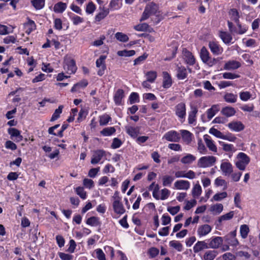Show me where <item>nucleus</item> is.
<instances>
[{
    "instance_id": "1",
    "label": "nucleus",
    "mask_w": 260,
    "mask_h": 260,
    "mask_svg": "<svg viewBox=\"0 0 260 260\" xmlns=\"http://www.w3.org/2000/svg\"><path fill=\"white\" fill-rule=\"evenodd\" d=\"M158 10V6L154 2H150L147 4L143 12L141 21L147 19L150 16L155 15Z\"/></svg>"
},
{
    "instance_id": "2",
    "label": "nucleus",
    "mask_w": 260,
    "mask_h": 260,
    "mask_svg": "<svg viewBox=\"0 0 260 260\" xmlns=\"http://www.w3.org/2000/svg\"><path fill=\"white\" fill-rule=\"evenodd\" d=\"M63 68L66 73L70 75L74 74L77 70L76 61L71 57H64Z\"/></svg>"
},
{
    "instance_id": "3",
    "label": "nucleus",
    "mask_w": 260,
    "mask_h": 260,
    "mask_svg": "<svg viewBox=\"0 0 260 260\" xmlns=\"http://www.w3.org/2000/svg\"><path fill=\"white\" fill-rule=\"evenodd\" d=\"M216 160V157L213 156H202L198 160V166L202 168L210 167L215 164Z\"/></svg>"
},
{
    "instance_id": "4",
    "label": "nucleus",
    "mask_w": 260,
    "mask_h": 260,
    "mask_svg": "<svg viewBox=\"0 0 260 260\" xmlns=\"http://www.w3.org/2000/svg\"><path fill=\"white\" fill-rule=\"evenodd\" d=\"M181 139L180 134L175 130H171L166 133L162 139L169 142H178Z\"/></svg>"
},
{
    "instance_id": "5",
    "label": "nucleus",
    "mask_w": 260,
    "mask_h": 260,
    "mask_svg": "<svg viewBox=\"0 0 260 260\" xmlns=\"http://www.w3.org/2000/svg\"><path fill=\"white\" fill-rule=\"evenodd\" d=\"M186 110L185 103L181 102L176 105L175 107V114L180 120L182 119L184 120L186 114Z\"/></svg>"
},
{
    "instance_id": "6",
    "label": "nucleus",
    "mask_w": 260,
    "mask_h": 260,
    "mask_svg": "<svg viewBox=\"0 0 260 260\" xmlns=\"http://www.w3.org/2000/svg\"><path fill=\"white\" fill-rule=\"evenodd\" d=\"M106 57L107 56L106 55H102L96 60V67L97 68H100L97 72L99 76H102L105 74V70H106V65L105 63Z\"/></svg>"
},
{
    "instance_id": "7",
    "label": "nucleus",
    "mask_w": 260,
    "mask_h": 260,
    "mask_svg": "<svg viewBox=\"0 0 260 260\" xmlns=\"http://www.w3.org/2000/svg\"><path fill=\"white\" fill-rule=\"evenodd\" d=\"M237 231L234 230L225 236L223 238L224 241L228 244L236 246L239 245V241L236 238Z\"/></svg>"
},
{
    "instance_id": "8",
    "label": "nucleus",
    "mask_w": 260,
    "mask_h": 260,
    "mask_svg": "<svg viewBox=\"0 0 260 260\" xmlns=\"http://www.w3.org/2000/svg\"><path fill=\"white\" fill-rule=\"evenodd\" d=\"M106 155V152L103 149H98L94 151L91 159V164L95 165L99 163Z\"/></svg>"
},
{
    "instance_id": "9",
    "label": "nucleus",
    "mask_w": 260,
    "mask_h": 260,
    "mask_svg": "<svg viewBox=\"0 0 260 260\" xmlns=\"http://www.w3.org/2000/svg\"><path fill=\"white\" fill-rule=\"evenodd\" d=\"M8 133L10 135L11 139H13L14 138H15L14 140L16 142H20L23 140V137L21 135V131L19 129L14 127H10L8 129Z\"/></svg>"
},
{
    "instance_id": "10",
    "label": "nucleus",
    "mask_w": 260,
    "mask_h": 260,
    "mask_svg": "<svg viewBox=\"0 0 260 260\" xmlns=\"http://www.w3.org/2000/svg\"><path fill=\"white\" fill-rule=\"evenodd\" d=\"M173 82L171 75L167 71L162 72V87L168 89L172 86Z\"/></svg>"
},
{
    "instance_id": "11",
    "label": "nucleus",
    "mask_w": 260,
    "mask_h": 260,
    "mask_svg": "<svg viewBox=\"0 0 260 260\" xmlns=\"http://www.w3.org/2000/svg\"><path fill=\"white\" fill-rule=\"evenodd\" d=\"M209 47L211 52L215 55H220L223 51V48L217 42H210Z\"/></svg>"
},
{
    "instance_id": "12",
    "label": "nucleus",
    "mask_w": 260,
    "mask_h": 260,
    "mask_svg": "<svg viewBox=\"0 0 260 260\" xmlns=\"http://www.w3.org/2000/svg\"><path fill=\"white\" fill-rule=\"evenodd\" d=\"M182 53L185 63L189 66H193L196 62V59L192 53L186 48L183 49Z\"/></svg>"
},
{
    "instance_id": "13",
    "label": "nucleus",
    "mask_w": 260,
    "mask_h": 260,
    "mask_svg": "<svg viewBox=\"0 0 260 260\" xmlns=\"http://www.w3.org/2000/svg\"><path fill=\"white\" fill-rule=\"evenodd\" d=\"M227 126L232 131L236 132H241L245 128L244 125L239 121H233L229 123Z\"/></svg>"
},
{
    "instance_id": "14",
    "label": "nucleus",
    "mask_w": 260,
    "mask_h": 260,
    "mask_svg": "<svg viewBox=\"0 0 260 260\" xmlns=\"http://www.w3.org/2000/svg\"><path fill=\"white\" fill-rule=\"evenodd\" d=\"M113 209L115 213L121 215L125 212V209L121 201H114L112 203Z\"/></svg>"
},
{
    "instance_id": "15",
    "label": "nucleus",
    "mask_w": 260,
    "mask_h": 260,
    "mask_svg": "<svg viewBox=\"0 0 260 260\" xmlns=\"http://www.w3.org/2000/svg\"><path fill=\"white\" fill-rule=\"evenodd\" d=\"M126 133L132 138H136L140 133L141 127L139 126H125Z\"/></svg>"
},
{
    "instance_id": "16",
    "label": "nucleus",
    "mask_w": 260,
    "mask_h": 260,
    "mask_svg": "<svg viewBox=\"0 0 260 260\" xmlns=\"http://www.w3.org/2000/svg\"><path fill=\"white\" fill-rule=\"evenodd\" d=\"M27 21L23 23V27L25 32L29 35L32 31L36 29V24L35 21L28 17L27 18Z\"/></svg>"
},
{
    "instance_id": "17",
    "label": "nucleus",
    "mask_w": 260,
    "mask_h": 260,
    "mask_svg": "<svg viewBox=\"0 0 260 260\" xmlns=\"http://www.w3.org/2000/svg\"><path fill=\"white\" fill-rule=\"evenodd\" d=\"M209 242V247L210 248H218L223 243V238L221 237H212L208 240Z\"/></svg>"
},
{
    "instance_id": "18",
    "label": "nucleus",
    "mask_w": 260,
    "mask_h": 260,
    "mask_svg": "<svg viewBox=\"0 0 260 260\" xmlns=\"http://www.w3.org/2000/svg\"><path fill=\"white\" fill-rule=\"evenodd\" d=\"M124 92L122 89H118L115 92L113 100L116 105L120 106L123 104L122 100L124 98Z\"/></svg>"
},
{
    "instance_id": "19",
    "label": "nucleus",
    "mask_w": 260,
    "mask_h": 260,
    "mask_svg": "<svg viewBox=\"0 0 260 260\" xmlns=\"http://www.w3.org/2000/svg\"><path fill=\"white\" fill-rule=\"evenodd\" d=\"M187 69L183 66H177L176 77L178 80H184L187 77Z\"/></svg>"
},
{
    "instance_id": "20",
    "label": "nucleus",
    "mask_w": 260,
    "mask_h": 260,
    "mask_svg": "<svg viewBox=\"0 0 260 260\" xmlns=\"http://www.w3.org/2000/svg\"><path fill=\"white\" fill-rule=\"evenodd\" d=\"M204 139L207 147L210 150L214 152H216L217 151V147L209 135L207 134L205 135L204 136Z\"/></svg>"
},
{
    "instance_id": "21",
    "label": "nucleus",
    "mask_w": 260,
    "mask_h": 260,
    "mask_svg": "<svg viewBox=\"0 0 260 260\" xmlns=\"http://www.w3.org/2000/svg\"><path fill=\"white\" fill-rule=\"evenodd\" d=\"M174 186L177 189L187 190L190 187V183L187 180H177L175 182Z\"/></svg>"
},
{
    "instance_id": "22",
    "label": "nucleus",
    "mask_w": 260,
    "mask_h": 260,
    "mask_svg": "<svg viewBox=\"0 0 260 260\" xmlns=\"http://www.w3.org/2000/svg\"><path fill=\"white\" fill-rule=\"evenodd\" d=\"M219 37L225 44L229 45L232 43L233 40L232 36L230 33L227 31H219Z\"/></svg>"
},
{
    "instance_id": "23",
    "label": "nucleus",
    "mask_w": 260,
    "mask_h": 260,
    "mask_svg": "<svg viewBox=\"0 0 260 260\" xmlns=\"http://www.w3.org/2000/svg\"><path fill=\"white\" fill-rule=\"evenodd\" d=\"M241 66V63L238 61L229 60L224 64L223 69L226 70H236Z\"/></svg>"
},
{
    "instance_id": "24",
    "label": "nucleus",
    "mask_w": 260,
    "mask_h": 260,
    "mask_svg": "<svg viewBox=\"0 0 260 260\" xmlns=\"http://www.w3.org/2000/svg\"><path fill=\"white\" fill-rule=\"evenodd\" d=\"M212 230L211 226L209 224H203L198 228L197 233L200 237L207 235Z\"/></svg>"
},
{
    "instance_id": "25",
    "label": "nucleus",
    "mask_w": 260,
    "mask_h": 260,
    "mask_svg": "<svg viewBox=\"0 0 260 260\" xmlns=\"http://www.w3.org/2000/svg\"><path fill=\"white\" fill-rule=\"evenodd\" d=\"M198 112L197 107L195 106H190V111L189 112L188 121L189 124H193L196 121L197 114Z\"/></svg>"
},
{
    "instance_id": "26",
    "label": "nucleus",
    "mask_w": 260,
    "mask_h": 260,
    "mask_svg": "<svg viewBox=\"0 0 260 260\" xmlns=\"http://www.w3.org/2000/svg\"><path fill=\"white\" fill-rule=\"evenodd\" d=\"M220 169L225 175H229L233 172V166L230 162L221 163Z\"/></svg>"
},
{
    "instance_id": "27",
    "label": "nucleus",
    "mask_w": 260,
    "mask_h": 260,
    "mask_svg": "<svg viewBox=\"0 0 260 260\" xmlns=\"http://www.w3.org/2000/svg\"><path fill=\"white\" fill-rule=\"evenodd\" d=\"M210 248L209 243L203 241H198L193 246V251L195 253H198L204 249Z\"/></svg>"
},
{
    "instance_id": "28",
    "label": "nucleus",
    "mask_w": 260,
    "mask_h": 260,
    "mask_svg": "<svg viewBox=\"0 0 260 260\" xmlns=\"http://www.w3.org/2000/svg\"><path fill=\"white\" fill-rule=\"evenodd\" d=\"M109 13V9L103 8L102 11L98 13L95 16V22H100L104 19Z\"/></svg>"
},
{
    "instance_id": "29",
    "label": "nucleus",
    "mask_w": 260,
    "mask_h": 260,
    "mask_svg": "<svg viewBox=\"0 0 260 260\" xmlns=\"http://www.w3.org/2000/svg\"><path fill=\"white\" fill-rule=\"evenodd\" d=\"M86 223L92 226H100L101 222L100 218L96 216H91L86 220Z\"/></svg>"
},
{
    "instance_id": "30",
    "label": "nucleus",
    "mask_w": 260,
    "mask_h": 260,
    "mask_svg": "<svg viewBox=\"0 0 260 260\" xmlns=\"http://www.w3.org/2000/svg\"><path fill=\"white\" fill-rule=\"evenodd\" d=\"M181 134L182 140L187 144L190 143L192 141V134L187 130H181Z\"/></svg>"
},
{
    "instance_id": "31",
    "label": "nucleus",
    "mask_w": 260,
    "mask_h": 260,
    "mask_svg": "<svg viewBox=\"0 0 260 260\" xmlns=\"http://www.w3.org/2000/svg\"><path fill=\"white\" fill-rule=\"evenodd\" d=\"M67 8V4L63 2H60L54 5L53 11L55 13H62Z\"/></svg>"
},
{
    "instance_id": "32",
    "label": "nucleus",
    "mask_w": 260,
    "mask_h": 260,
    "mask_svg": "<svg viewBox=\"0 0 260 260\" xmlns=\"http://www.w3.org/2000/svg\"><path fill=\"white\" fill-rule=\"evenodd\" d=\"M236 112L235 109L231 107H225L223 108L221 110L222 114L226 117L232 116L235 114Z\"/></svg>"
},
{
    "instance_id": "33",
    "label": "nucleus",
    "mask_w": 260,
    "mask_h": 260,
    "mask_svg": "<svg viewBox=\"0 0 260 260\" xmlns=\"http://www.w3.org/2000/svg\"><path fill=\"white\" fill-rule=\"evenodd\" d=\"M218 253L215 250L207 251L203 256L204 260H213L217 256Z\"/></svg>"
},
{
    "instance_id": "34",
    "label": "nucleus",
    "mask_w": 260,
    "mask_h": 260,
    "mask_svg": "<svg viewBox=\"0 0 260 260\" xmlns=\"http://www.w3.org/2000/svg\"><path fill=\"white\" fill-rule=\"evenodd\" d=\"M122 5V3H120L119 0H111L109 6L111 10L115 11L121 8Z\"/></svg>"
},
{
    "instance_id": "35",
    "label": "nucleus",
    "mask_w": 260,
    "mask_h": 260,
    "mask_svg": "<svg viewBox=\"0 0 260 260\" xmlns=\"http://www.w3.org/2000/svg\"><path fill=\"white\" fill-rule=\"evenodd\" d=\"M210 54L208 50L205 47H203L200 51V57L204 62L208 61V59L210 57Z\"/></svg>"
},
{
    "instance_id": "36",
    "label": "nucleus",
    "mask_w": 260,
    "mask_h": 260,
    "mask_svg": "<svg viewBox=\"0 0 260 260\" xmlns=\"http://www.w3.org/2000/svg\"><path fill=\"white\" fill-rule=\"evenodd\" d=\"M70 13L71 15H69L70 18L72 21L74 25H77L83 22L84 20L83 18L78 15H76L72 13Z\"/></svg>"
},
{
    "instance_id": "37",
    "label": "nucleus",
    "mask_w": 260,
    "mask_h": 260,
    "mask_svg": "<svg viewBox=\"0 0 260 260\" xmlns=\"http://www.w3.org/2000/svg\"><path fill=\"white\" fill-rule=\"evenodd\" d=\"M145 76L150 83H153L157 78V73L154 71H148L145 74Z\"/></svg>"
},
{
    "instance_id": "38",
    "label": "nucleus",
    "mask_w": 260,
    "mask_h": 260,
    "mask_svg": "<svg viewBox=\"0 0 260 260\" xmlns=\"http://www.w3.org/2000/svg\"><path fill=\"white\" fill-rule=\"evenodd\" d=\"M224 100L229 103H234L237 101V95L233 93H226L224 96Z\"/></svg>"
},
{
    "instance_id": "39",
    "label": "nucleus",
    "mask_w": 260,
    "mask_h": 260,
    "mask_svg": "<svg viewBox=\"0 0 260 260\" xmlns=\"http://www.w3.org/2000/svg\"><path fill=\"white\" fill-rule=\"evenodd\" d=\"M218 110L216 105H213L207 111V114L208 120H211L218 112Z\"/></svg>"
},
{
    "instance_id": "40",
    "label": "nucleus",
    "mask_w": 260,
    "mask_h": 260,
    "mask_svg": "<svg viewBox=\"0 0 260 260\" xmlns=\"http://www.w3.org/2000/svg\"><path fill=\"white\" fill-rule=\"evenodd\" d=\"M116 132V129L114 127H107L103 129L101 132V134L103 136H110L114 134Z\"/></svg>"
},
{
    "instance_id": "41",
    "label": "nucleus",
    "mask_w": 260,
    "mask_h": 260,
    "mask_svg": "<svg viewBox=\"0 0 260 260\" xmlns=\"http://www.w3.org/2000/svg\"><path fill=\"white\" fill-rule=\"evenodd\" d=\"M32 5L36 10H41L45 6V0H32L31 1Z\"/></svg>"
},
{
    "instance_id": "42",
    "label": "nucleus",
    "mask_w": 260,
    "mask_h": 260,
    "mask_svg": "<svg viewBox=\"0 0 260 260\" xmlns=\"http://www.w3.org/2000/svg\"><path fill=\"white\" fill-rule=\"evenodd\" d=\"M63 108V105H60L58 106V108L55 110L54 112L52 114L50 119L51 121H54L60 117V115L62 113Z\"/></svg>"
},
{
    "instance_id": "43",
    "label": "nucleus",
    "mask_w": 260,
    "mask_h": 260,
    "mask_svg": "<svg viewBox=\"0 0 260 260\" xmlns=\"http://www.w3.org/2000/svg\"><path fill=\"white\" fill-rule=\"evenodd\" d=\"M115 38L120 42L125 43L129 40L128 37L125 34L117 32L115 35Z\"/></svg>"
},
{
    "instance_id": "44",
    "label": "nucleus",
    "mask_w": 260,
    "mask_h": 260,
    "mask_svg": "<svg viewBox=\"0 0 260 260\" xmlns=\"http://www.w3.org/2000/svg\"><path fill=\"white\" fill-rule=\"evenodd\" d=\"M202 187L199 183L196 184L194 185L192 189V195L194 198H197L200 196L202 193Z\"/></svg>"
},
{
    "instance_id": "45",
    "label": "nucleus",
    "mask_w": 260,
    "mask_h": 260,
    "mask_svg": "<svg viewBox=\"0 0 260 260\" xmlns=\"http://www.w3.org/2000/svg\"><path fill=\"white\" fill-rule=\"evenodd\" d=\"M136 53V52L134 50H123L118 51L117 53V55L119 56H125V57H130L134 55Z\"/></svg>"
},
{
    "instance_id": "46",
    "label": "nucleus",
    "mask_w": 260,
    "mask_h": 260,
    "mask_svg": "<svg viewBox=\"0 0 260 260\" xmlns=\"http://www.w3.org/2000/svg\"><path fill=\"white\" fill-rule=\"evenodd\" d=\"M196 158L194 155L188 154L181 158V161L184 164H189L194 161Z\"/></svg>"
},
{
    "instance_id": "47",
    "label": "nucleus",
    "mask_w": 260,
    "mask_h": 260,
    "mask_svg": "<svg viewBox=\"0 0 260 260\" xmlns=\"http://www.w3.org/2000/svg\"><path fill=\"white\" fill-rule=\"evenodd\" d=\"M249 232V228L247 225L242 224L241 225L240 229V233L242 238L245 239L247 238Z\"/></svg>"
},
{
    "instance_id": "48",
    "label": "nucleus",
    "mask_w": 260,
    "mask_h": 260,
    "mask_svg": "<svg viewBox=\"0 0 260 260\" xmlns=\"http://www.w3.org/2000/svg\"><path fill=\"white\" fill-rule=\"evenodd\" d=\"M174 180V178L171 176L165 175L162 177V185L164 186H170Z\"/></svg>"
},
{
    "instance_id": "49",
    "label": "nucleus",
    "mask_w": 260,
    "mask_h": 260,
    "mask_svg": "<svg viewBox=\"0 0 260 260\" xmlns=\"http://www.w3.org/2000/svg\"><path fill=\"white\" fill-rule=\"evenodd\" d=\"M169 245L171 247H173L176 249L178 251L181 252L183 249V245L181 243L178 241L172 240L169 243Z\"/></svg>"
},
{
    "instance_id": "50",
    "label": "nucleus",
    "mask_w": 260,
    "mask_h": 260,
    "mask_svg": "<svg viewBox=\"0 0 260 260\" xmlns=\"http://www.w3.org/2000/svg\"><path fill=\"white\" fill-rule=\"evenodd\" d=\"M234 211H230L229 213L220 216L218 219V221L220 223L222 221L230 220L234 217Z\"/></svg>"
},
{
    "instance_id": "51",
    "label": "nucleus",
    "mask_w": 260,
    "mask_h": 260,
    "mask_svg": "<svg viewBox=\"0 0 260 260\" xmlns=\"http://www.w3.org/2000/svg\"><path fill=\"white\" fill-rule=\"evenodd\" d=\"M128 100L130 104L139 102V95L137 92H133L131 93Z\"/></svg>"
},
{
    "instance_id": "52",
    "label": "nucleus",
    "mask_w": 260,
    "mask_h": 260,
    "mask_svg": "<svg viewBox=\"0 0 260 260\" xmlns=\"http://www.w3.org/2000/svg\"><path fill=\"white\" fill-rule=\"evenodd\" d=\"M111 120V117L108 114H104L100 117V125H106Z\"/></svg>"
},
{
    "instance_id": "53",
    "label": "nucleus",
    "mask_w": 260,
    "mask_h": 260,
    "mask_svg": "<svg viewBox=\"0 0 260 260\" xmlns=\"http://www.w3.org/2000/svg\"><path fill=\"white\" fill-rule=\"evenodd\" d=\"M238 160L249 164L250 162V158L244 152H240L237 155Z\"/></svg>"
},
{
    "instance_id": "54",
    "label": "nucleus",
    "mask_w": 260,
    "mask_h": 260,
    "mask_svg": "<svg viewBox=\"0 0 260 260\" xmlns=\"http://www.w3.org/2000/svg\"><path fill=\"white\" fill-rule=\"evenodd\" d=\"M198 149L199 152L201 154H206L207 153V149L203 144L201 139L198 140Z\"/></svg>"
},
{
    "instance_id": "55",
    "label": "nucleus",
    "mask_w": 260,
    "mask_h": 260,
    "mask_svg": "<svg viewBox=\"0 0 260 260\" xmlns=\"http://www.w3.org/2000/svg\"><path fill=\"white\" fill-rule=\"evenodd\" d=\"M76 193L83 200H85L87 198L86 192L84 190L82 187H77L76 188Z\"/></svg>"
},
{
    "instance_id": "56",
    "label": "nucleus",
    "mask_w": 260,
    "mask_h": 260,
    "mask_svg": "<svg viewBox=\"0 0 260 260\" xmlns=\"http://www.w3.org/2000/svg\"><path fill=\"white\" fill-rule=\"evenodd\" d=\"M219 144L222 147V149L224 151L226 152H231L232 151L234 147V145L232 144H226L223 142L219 141Z\"/></svg>"
},
{
    "instance_id": "57",
    "label": "nucleus",
    "mask_w": 260,
    "mask_h": 260,
    "mask_svg": "<svg viewBox=\"0 0 260 260\" xmlns=\"http://www.w3.org/2000/svg\"><path fill=\"white\" fill-rule=\"evenodd\" d=\"M229 14L230 16V18L232 20H234V19L240 18L239 13L235 8L231 9L229 11Z\"/></svg>"
},
{
    "instance_id": "58",
    "label": "nucleus",
    "mask_w": 260,
    "mask_h": 260,
    "mask_svg": "<svg viewBox=\"0 0 260 260\" xmlns=\"http://www.w3.org/2000/svg\"><path fill=\"white\" fill-rule=\"evenodd\" d=\"M87 115V112L84 109H81L79 112L76 122H81L86 118Z\"/></svg>"
},
{
    "instance_id": "59",
    "label": "nucleus",
    "mask_w": 260,
    "mask_h": 260,
    "mask_svg": "<svg viewBox=\"0 0 260 260\" xmlns=\"http://www.w3.org/2000/svg\"><path fill=\"white\" fill-rule=\"evenodd\" d=\"M122 141L118 138H114L111 144V147L112 149H117L119 148L122 145Z\"/></svg>"
},
{
    "instance_id": "60",
    "label": "nucleus",
    "mask_w": 260,
    "mask_h": 260,
    "mask_svg": "<svg viewBox=\"0 0 260 260\" xmlns=\"http://www.w3.org/2000/svg\"><path fill=\"white\" fill-rule=\"evenodd\" d=\"M222 77L224 79H235L240 77V75L230 72H225L222 74Z\"/></svg>"
},
{
    "instance_id": "61",
    "label": "nucleus",
    "mask_w": 260,
    "mask_h": 260,
    "mask_svg": "<svg viewBox=\"0 0 260 260\" xmlns=\"http://www.w3.org/2000/svg\"><path fill=\"white\" fill-rule=\"evenodd\" d=\"M96 9L95 5L92 2H90L86 6V12L87 14H92Z\"/></svg>"
},
{
    "instance_id": "62",
    "label": "nucleus",
    "mask_w": 260,
    "mask_h": 260,
    "mask_svg": "<svg viewBox=\"0 0 260 260\" xmlns=\"http://www.w3.org/2000/svg\"><path fill=\"white\" fill-rule=\"evenodd\" d=\"M239 96L242 101H247L250 99L251 94L249 91H241L239 93Z\"/></svg>"
},
{
    "instance_id": "63",
    "label": "nucleus",
    "mask_w": 260,
    "mask_h": 260,
    "mask_svg": "<svg viewBox=\"0 0 260 260\" xmlns=\"http://www.w3.org/2000/svg\"><path fill=\"white\" fill-rule=\"evenodd\" d=\"M227 193L225 191L220 193H217L213 197V200L215 201H219L227 197Z\"/></svg>"
},
{
    "instance_id": "64",
    "label": "nucleus",
    "mask_w": 260,
    "mask_h": 260,
    "mask_svg": "<svg viewBox=\"0 0 260 260\" xmlns=\"http://www.w3.org/2000/svg\"><path fill=\"white\" fill-rule=\"evenodd\" d=\"M83 184L86 188L88 189H91L94 186L93 181L88 178L84 179L83 181Z\"/></svg>"
}]
</instances>
